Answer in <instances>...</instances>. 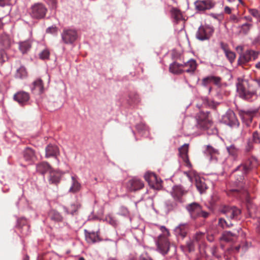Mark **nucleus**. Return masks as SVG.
<instances>
[{"label": "nucleus", "instance_id": "nucleus-57", "mask_svg": "<svg viewBox=\"0 0 260 260\" xmlns=\"http://www.w3.org/2000/svg\"><path fill=\"white\" fill-rule=\"evenodd\" d=\"M255 67L257 68V69H260V61L257 62L256 64H255Z\"/></svg>", "mask_w": 260, "mask_h": 260}, {"label": "nucleus", "instance_id": "nucleus-11", "mask_svg": "<svg viewBox=\"0 0 260 260\" xmlns=\"http://www.w3.org/2000/svg\"><path fill=\"white\" fill-rule=\"evenodd\" d=\"M227 218L237 219L241 213L240 210L235 207H225L222 211Z\"/></svg>", "mask_w": 260, "mask_h": 260}, {"label": "nucleus", "instance_id": "nucleus-41", "mask_svg": "<svg viewBox=\"0 0 260 260\" xmlns=\"http://www.w3.org/2000/svg\"><path fill=\"white\" fill-rule=\"evenodd\" d=\"M227 150L230 155L233 156L234 157H235L237 155L238 150L235 146L231 145L230 147H227Z\"/></svg>", "mask_w": 260, "mask_h": 260}, {"label": "nucleus", "instance_id": "nucleus-61", "mask_svg": "<svg viewBox=\"0 0 260 260\" xmlns=\"http://www.w3.org/2000/svg\"><path fill=\"white\" fill-rule=\"evenodd\" d=\"M79 260H85V259H84V258H83V257H80V258H79Z\"/></svg>", "mask_w": 260, "mask_h": 260}, {"label": "nucleus", "instance_id": "nucleus-37", "mask_svg": "<svg viewBox=\"0 0 260 260\" xmlns=\"http://www.w3.org/2000/svg\"><path fill=\"white\" fill-rule=\"evenodd\" d=\"M172 16L176 21H179L182 18L180 11L177 9H173L171 11Z\"/></svg>", "mask_w": 260, "mask_h": 260}, {"label": "nucleus", "instance_id": "nucleus-15", "mask_svg": "<svg viewBox=\"0 0 260 260\" xmlns=\"http://www.w3.org/2000/svg\"><path fill=\"white\" fill-rule=\"evenodd\" d=\"M188 150V145L187 144H184L179 149V153L181 157L182 158L184 165L188 168L191 167V165L189 162L187 153Z\"/></svg>", "mask_w": 260, "mask_h": 260}, {"label": "nucleus", "instance_id": "nucleus-22", "mask_svg": "<svg viewBox=\"0 0 260 260\" xmlns=\"http://www.w3.org/2000/svg\"><path fill=\"white\" fill-rule=\"evenodd\" d=\"M59 153L58 148L55 145H49L46 148V157H56Z\"/></svg>", "mask_w": 260, "mask_h": 260}, {"label": "nucleus", "instance_id": "nucleus-28", "mask_svg": "<svg viewBox=\"0 0 260 260\" xmlns=\"http://www.w3.org/2000/svg\"><path fill=\"white\" fill-rule=\"evenodd\" d=\"M183 67V64L174 62L170 65V71L173 74H180L184 71Z\"/></svg>", "mask_w": 260, "mask_h": 260}, {"label": "nucleus", "instance_id": "nucleus-26", "mask_svg": "<svg viewBox=\"0 0 260 260\" xmlns=\"http://www.w3.org/2000/svg\"><path fill=\"white\" fill-rule=\"evenodd\" d=\"M205 153L211 156L210 158L211 161L213 160L214 159L216 161L217 155L219 154L218 150L217 149L214 148L210 145L207 146Z\"/></svg>", "mask_w": 260, "mask_h": 260}, {"label": "nucleus", "instance_id": "nucleus-44", "mask_svg": "<svg viewBox=\"0 0 260 260\" xmlns=\"http://www.w3.org/2000/svg\"><path fill=\"white\" fill-rule=\"evenodd\" d=\"M249 12L251 15H252L253 17H255L257 19L258 18V17L260 15V12H259L256 9H249Z\"/></svg>", "mask_w": 260, "mask_h": 260}, {"label": "nucleus", "instance_id": "nucleus-30", "mask_svg": "<svg viewBox=\"0 0 260 260\" xmlns=\"http://www.w3.org/2000/svg\"><path fill=\"white\" fill-rule=\"evenodd\" d=\"M236 237V235L235 234L232 233L230 232L225 231L223 233L220 240L225 242H230L233 241Z\"/></svg>", "mask_w": 260, "mask_h": 260}, {"label": "nucleus", "instance_id": "nucleus-36", "mask_svg": "<svg viewBox=\"0 0 260 260\" xmlns=\"http://www.w3.org/2000/svg\"><path fill=\"white\" fill-rule=\"evenodd\" d=\"M246 202L247 210L250 215H252L255 210V206L252 204L249 197L246 194Z\"/></svg>", "mask_w": 260, "mask_h": 260}, {"label": "nucleus", "instance_id": "nucleus-19", "mask_svg": "<svg viewBox=\"0 0 260 260\" xmlns=\"http://www.w3.org/2000/svg\"><path fill=\"white\" fill-rule=\"evenodd\" d=\"M31 89L34 93H42L44 90L42 80L40 79L35 80L32 84Z\"/></svg>", "mask_w": 260, "mask_h": 260}, {"label": "nucleus", "instance_id": "nucleus-25", "mask_svg": "<svg viewBox=\"0 0 260 260\" xmlns=\"http://www.w3.org/2000/svg\"><path fill=\"white\" fill-rule=\"evenodd\" d=\"M183 65V68H185L184 70V71L187 73H193L197 67L196 62L193 59L189 60L187 62L184 63Z\"/></svg>", "mask_w": 260, "mask_h": 260}, {"label": "nucleus", "instance_id": "nucleus-33", "mask_svg": "<svg viewBox=\"0 0 260 260\" xmlns=\"http://www.w3.org/2000/svg\"><path fill=\"white\" fill-rule=\"evenodd\" d=\"M49 216L51 220L55 221H60L62 220V217L57 211L51 210L49 213Z\"/></svg>", "mask_w": 260, "mask_h": 260}, {"label": "nucleus", "instance_id": "nucleus-50", "mask_svg": "<svg viewBox=\"0 0 260 260\" xmlns=\"http://www.w3.org/2000/svg\"><path fill=\"white\" fill-rule=\"evenodd\" d=\"M139 260H152V259L147 254H143L140 256Z\"/></svg>", "mask_w": 260, "mask_h": 260}, {"label": "nucleus", "instance_id": "nucleus-2", "mask_svg": "<svg viewBox=\"0 0 260 260\" xmlns=\"http://www.w3.org/2000/svg\"><path fill=\"white\" fill-rule=\"evenodd\" d=\"M247 85V81L242 79L238 78L237 83V90L240 96L243 99L249 100L255 96L254 91L247 90L246 86Z\"/></svg>", "mask_w": 260, "mask_h": 260}, {"label": "nucleus", "instance_id": "nucleus-31", "mask_svg": "<svg viewBox=\"0 0 260 260\" xmlns=\"http://www.w3.org/2000/svg\"><path fill=\"white\" fill-rule=\"evenodd\" d=\"M24 158L27 161L34 160L35 155L34 150L29 148H27L24 151Z\"/></svg>", "mask_w": 260, "mask_h": 260}, {"label": "nucleus", "instance_id": "nucleus-18", "mask_svg": "<svg viewBox=\"0 0 260 260\" xmlns=\"http://www.w3.org/2000/svg\"><path fill=\"white\" fill-rule=\"evenodd\" d=\"M14 99L21 105L25 104L29 99L28 93L24 91L18 92L14 95Z\"/></svg>", "mask_w": 260, "mask_h": 260}, {"label": "nucleus", "instance_id": "nucleus-6", "mask_svg": "<svg viewBox=\"0 0 260 260\" xmlns=\"http://www.w3.org/2000/svg\"><path fill=\"white\" fill-rule=\"evenodd\" d=\"M46 12L47 9L43 4H36L31 7L30 13L33 18L41 19L44 17Z\"/></svg>", "mask_w": 260, "mask_h": 260}, {"label": "nucleus", "instance_id": "nucleus-46", "mask_svg": "<svg viewBox=\"0 0 260 260\" xmlns=\"http://www.w3.org/2000/svg\"><path fill=\"white\" fill-rule=\"evenodd\" d=\"M203 237V233L201 232L197 233L194 237V241L199 242L202 239Z\"/></svg>", "mask_w": 260, "mask_h": 260}, {"label": "nucleus", "instance_id": "nucleus-47", "mask_svg": "<svg viewBox=\"0 0 260 260\" xmlns=\"http://www.w3.org/2000/svg\"><path fill=\"white\" fill-rule=\"evenodd\" d=\"M5 37L6 40L3 42V44L5 48H8L11 45L10 40L7 36H5Z\"/></svg>", "mask_w": 260, "mask_h": 260}, {"label": "nucleus", "instance_id": "nucleus-13", "mask_svg": "<svg viewBox=\"0 0 260 260\" xmlns=\"http://www.w3.org/2000/svg\"><path fill=\"white\" fill-rule=\"evenodd\" d=\"M188 230V226L186 223H182L178 225L174 229L175 235L178 238L183 239L186 237Z\"/></svg>", "mask_w": 260, "mask_h": 260}, {"label": "nucleus", "instance_id": "nucleus-38", "mask_svg": "<svg viewBox=\"0 0 260 260\" xmlns=\"http://www.w3.org/2000/svg\"><path fill=\"white\" fill-rule=\"evenodd\" d=\"M206 119H207L206 114H205L204 113H200L199 114V115L198 116V121L199 124H200L201 126H203L204 128H206V126L203 125L202 124V122H206Z\"/></svg>", "mask_w": 260, "mask_h": 260}, {"label": "nucleus", "instance_id": "nucleus-10", "mask_svg": "<svg viewBox=\"0 0 260 260\" xmlns=\"http://www.w3.org/2000/svg\"><path fill=\"white\" fill-rule=\"evenodd\" d=\"M224 122L231 126H237L239 125V122L235 114L232 111H229L226 112L224 117Z\"/></svg>", "mask_w": 260, "mask_h": 260}, {"label": "nucleus", "instance_id": "nucleus-42", "mask_svg": "<svg viewBox=\"0 0 260 260\" xmlns=\"http://www.w3.org/2000/svg\"><path fill=\"white\" fill-rule=\"evenodd\" d=\"M49 51L47 49L43 50L39 54L40 58L42 59H47L49 56Z\"/></svg>", "mask_w": 260, "mask_h": 260}, {"label": "nucleus", "instance_id": "nucleus-21", "mask_svg": "<svg viewBox=\"0 0 260 260\" xmlns=\"http://www.w3.org/2000/svg\"><path fill=\"white\" fill-rule=\"evenodd\" d=\"M184 191L180 186H175L172 189L171 194L174 200L178 201H180V198L183 194Z\"/></svg>", "mask_w": 260, "mask_h": 260}, {"label": "nucleus", "instance_id": "nucleus-48", "mask_svg": "<svg viewBox=\"0 0 260 260\" xmlns=\"http://www.w3.org/2000/svg\"><path fill=\"white\" fill-rule=\"evenodd\" d=\"M47 2L52 8H56L57 0H47Z\"/></svg>", "mask_w": 260, "mask_h": 260}, {"label": "nucleus", "instance_id": "nucleus-24", "mask_svg": "<svg viewBox=\"0 0 260 260\" xmlns=\"http://www.w3.org/2000/svg\"><path fill=\"white\" fill-rule=\"evenodd\" d=\"M221 81L220 77L215 76H209L204 78L202 80V85L204 86H207L211 83H214L216 85H218Z\"/></svg>", "mask_w": 260, "mask_h": 260}, {"label": "nucleus", "instance_id": "nucleus-9", "mask_svg": "<svg viewBox=\"0 0 260 260\" xmlns=\"http://www.w3.org/2000/svg\"><path fill=\"white\" fill-rule=\"evenodd\" d=\"M62 39L67 44L72 43L77 38L76 31L72 29H65L62 34Z\"/></svg>", "mask_w": 260, "mask_h": 260}, {"label": "nucleus", "instance_id": "nucleus-63", "mask_svg": "<svg viewBox=\"0 0 260 260\" xmlns=\"http://www.w3.org/2000/svg\"><path fill=\"white\" fill-rule=\"evenodd\" d=\"M258 84L259 86L260 87V79L259 80H258Z\"/></svg>", "mask_w": 260, "mask_h": 260}, {"label": "nucleus", "instance_id": "nucleus-7", "mask_svg": "<svg viewBox=\"0 0 260 260\" xmlns=\"http://www.w3.org/2000/svg\"><path fill=\"white\" fill-rule=\"evenodd\" d=\"M251 169L250 162L249 161L245 164L239 166L236 170V172L237 175L240 176L239 179H238V183L237 185L241 186L242 184V180L243 179V176L244 174L247 173Z\"/></svg>", "mask_w": 260, "mask_h": 260}, {"label": "nucleus", "instance_id": "nucleus-23", "mask_svg": "<svg viewBox=\"0 0 260 260\" xmlns=\"http://www.w3.org/2000/svg\"><path fill=\"white\" fill-rule=\"evenodd\" d=\"M71 179L72 185L70 188L69 191L73 193L78 192L81 188V184L78 181L77 177L76 175H73Z\"/></svg>", "mask_w": 260, "mask_h": 260}, {"label": "nucleus", "instance_id": "nucleus-3", "mask_svg": "<svg viewBox=\"0 0 260 260\" xmlns=\"http://www.w3.org/2000/svg\"><path fill=\"white\" fill-rule=\"evenodd\" d=\"M184 174L186 175L191 182H193L194 181L196 182V187L201 193L207 188L204 179L200 178L195 171L191 170L188 172H184Z\"/></svg>", "mask_w": 260, "mask_h": 260}, {"label": "nucleus", "instance_id": "nucleus-14", "mask_svg": "<svg viewBox=\"0 0 260 260\" xmlns=\"http://www.w3.org/2000/svg\"><path fill=\"white\" fill-rule=\"evenodd\" d=\"M186 209L189 212L191 217L193 218L200 216L201 213V206L196 203H193L188 205L186 207Z\"/></svg>", "mask_w": 260, "mask_h": 260}, {"label": "nucleus", "instance_id": "nucleus-20", "mask_svg": "<svg viewBox=\"0 0 260 260\" xmlns=\"http://www.w3.org/2000/svg\"><path fill=\"white\" fill-rule=\"evenodd\" d=\"M239 115L243 121L248 125L252 121L254 113L251 111H240Z\"/></svg>", "mask_w": 260, "mask_h": 260}, {"label": "nucleus", "instance_id": "nucleus-53", "mask_svg": "<svg viewBox=\"0 0 260 260\" xmlns=\"http://www.w3.org/2000/svg\"><path fill=\"white\" fill-rule=\"evenodd\" d=\"M187 247L189 251L193 250L194 247L192 242L187 244Z\"/></svg>", "mask_w": 260, "mask_h": 260}, {"label": "nucleus", "instance_id": "nucleus-29", "mask_svg": "<svg viewBox=\"0 0 260 260\" xmlns=\"http://www.w3.org/2000/svg\"><path fill=\"white\" fill-rule=\"evenodd\" d=\"M37 171L42 174L46 172H49L52 169L50 165L47 162H42L37 166Z\"/></svg>", "mask_w": 260, "mask_h": 260}, {"label": "nucleus", "instance_id": "nucleus-49", "mask_svg": "<svg viewBox=\"0 0 260 260\" xmlns=\"http://www.w3.org/2000/svg\"><path fill=\"white\" fill-rule=\"evenodd\" d=\"M57 28L56 27L51 26L48 28L46 30L47 32L48 33H51V34H54L56 32Z\"/></svg>", "mask_w": 260, "mask_h": 260}, {"label": "nucleus", "instance_id": "nucleus-40", "mask_svg": "<svg viewBox=\"0 0 260 260\" xmlns=\"http://www.w3.org/2000/svg\"><path fill=\"white\" fill-rule=\"evenodd\" d=\"M218 225L222 228H230L233 224L230 222L228 223L224 219L220 218L218 220Z\"/></svg>", "mask_w": 260, "mask_h": 260}, {"label": "nucleus", "instance_id": "nucleus-58", "mask_svg": "<svg viewBox=\"0 0 260 260\" xmlns=\"http://www.w3.org/2000/svg\"><path fill=\"white\" fill-rule=\"evenodd\" d=\"M127 260H136L134 257L131 256L129 257V258Z\"/></svg>", "mask_w": 260, "mask_h": 260}, {"label": "nucleus", "instance_id": "nucleus-43", "mask_svg": "<svg viewBox=\"0 0 260 260\" xmlns=\"http://www.w3.org/2000/svg\"><path fill=\"white\" fill-rule=\"evenodd\" d=\"M78 208L79 206L78 204H72L71 205L70 207L68 209L67 212L69 213L73 214L78 210Z\"/></svg>", "mask_w": 260, "mask_h": 260}, {"label": "nucleus", "instance_id": "nucleus-39", "mask_svg": "<svg viewBox=\"0 0 260 260\" xmlns=\"http://www.w3.org/2000/svg\"><path fill=\"white\" fill-rule=\"evenodd\" d=\"M105 220L113 226L117 224V220L111 214L107 215L105 217Z\"/></svg>", "mask_w": 260, "mask_h": 260}, {"label": "nucleus", "instance_id": "nucleus-5", "mask_svg": "<svg viewBox=\"0 0 260 260\" xmlns=\"http://www.w3.org/2000/svg\"><path fill=\"white\" fill-rule=\"evenodd\" d=\"M144 178L151 187L156 189H159L161 187V181L153 173L146 172L144 175Z\"/></svg>", "mask_w": 260, "mask_h": 260}, {"label": "nucleus", "instance_id": "nucleus-62", "mask_svg": "<svg viewBox=\"0 0 260 260\" xmlns=\"http://www.w3.org/2000/svg\"><path fill=\"white\" fill-rule=\"evenodd\" d=\"M232 190H233V191H239V189H233Z\"/></svg>", "mask_w": 260, "mask_h": 260}, {"label": "nucleus", "instance_id": "nucleus-8", "mask_svg": "<svg viewBox=\"0 0 260 260\" xmlns=\"http://www.w3.org/2000/svg\"><path fill=\"white\" fill-rule=\"evenodd\" d=\"M257 56L258 54L256 52L252 50H247L240 54L238 59V63L240 64H244L251 59H255Z\"/></svg>", "mask_w": 260, "mask_h": 260}, {"label": "nucleus", "instance_id": "nucleus-60", "mask_svg": "<svg viewBox=\"0 0 260 260\" xmlns=\"http://www.w3.org/2000/svg\"><path fill=\"white\" fill-rule=\"evenodd\" d=\"M240 247H241L240 246L237 247L236 248V250H239V249L240 248Z\"/></svg>", "mask_w": 260, "mask_h": 260}, {"label": "nucleus", "instance_id": "nucleus-54", "mask_svg": "<svg viewBox=\"0 0 260 260\" xmlns=\"http://www.w3.org/2000/svg\"><path fill=\"white\" fill-rule=\"evenodd\" d=\"M224 12L227 14H231V8L228 6H225L224 7Z\"/></svg>", "mask_w": 260, "mask_h": 260}, {"label": "nucleus", "instance_id": "nucleus-17", "mask_svg": "<svg viewBox=\"0 0 260 260\" xmlns=\"http://www.w3.org/2000/svg\"><path fill=\"white\" fill-rule=\"evenodd\" d=\"M127 187L132 191H136L144 187L143 182L138 178H133L129 180Z\"/></svg>", "mask_w": 260, "mask_h": 260}, {"label": "nucleus", "instance_id": "nucleus-35", "mask_svg": "<svg viewBox=\"0 0 260 260\" xmlns=\"http://www.w3.org/2000/svg\"><path fill=\"white\" fill-rule=\"evenodd\" d=\"M27 75L26 69L24 67H20L17 70L16 77L19 78H24Z\"/></svg>", "mask_w": 260, "mask_h": 260}, {"label": "nucleus", "instance_id": "nucleus-32", "mask_svg": "<svg viewBox=\"0 0 260 260\" xmlns=\"http://www.w3.org/2000/svg\"><path fill=\"white\" fill-rule=\"evenodd\" d=\"M31 47V44L29 41H25L19 43V48L22 53L27 52Z\"/></svg>", "mask_w": 260, "mask_h": 260}, {"label": "nucleus", "instance_id": "nucleus-1", "mask_svg": "<svg viewBox=\"0 0 260 260\" xmlns=\"http://www.w3.org/2000/svg\"><path fill=\"white\" fill-rule=\"evenodd\" d=\"M162 234L160 235L156 242L157 250L162 254L168 253L170 249V242L168 237L170 236L169 230L164 226L160 227Z\"/></svg>", "mask_w": 260, "mask_h": 260}, {"label": "nucleus", "instance_id": "nucleus-12", "mask_svg": "<svg viewBox=\"0 0 260 260\" xmlns=\"http://www.w3.org/2000/svg\"><path fill=\"white\" fill-rule=\"evenodd\" d=\"M48 180L50 183L57 184L60 181L63 173L59 171H55L51 169L49 172Z\"/></svg>", "mask_w": 260, "mask_h": 260}, {"label": "nucleus", "instance_id": "nucleus-51", "mask_svg": "<svg viewBox=\"0 0 260 260\" xmlns=\"http://www.w3.org/2000/svg\"><path fill=\"white\" fill-rule=\"evenodd\" d=\"M10 0H0V6L4 7L10 4Z\"/></svg>", "mask_w": 260, "mask_h": 260}, {"label": "nucleus", "instance_id": "nucleus-52", "mask_svg": "<svg viewBox=\"0 0 260 260\" xmlns=\"http://www.w3.org/2000/svg\"><path fill=\"white\" fill-rule=\"evenodd\" d=\"M250 27H251V25L250 24L245 23L242 25V30H245V32H246L247 30H248L250 29Z\"/></svg>", "mask_w": 260, "mask_h": 260}, {"label": "nucleus", "instance_id": "nucleus-56", "mask_svg": "<svg viewBox=\"0 0 260 260\" xmlns=\"http://www.w3.org/2000/svg\"><path fill=\"white\" fill-rule=\"evenodd\" d=\"M201 214H202V215H203L204 217H207V216H208V214L207 213H206V212H202V211H201V213L200 215H201Z\"/></svg>", "mask_w": 260, "mask_h": 260}, {"label": "nucleus", "instance_id": "nucleus-34", "mask_svg": "<svg viewBox=\"0 0 260 260\" xmlns=\"http://www.w3.org/2000/svg\"><path fill=\"white\" fill-rule=\"evenodd\" d=\"M86 239L88 243H94L98 241L99 236L96 233H90L86 235Z\"/></svg>", "mask_w": 260, "mask_h": 260}, {"label": "nucleus", "instance_id": "nucleus-45", "mask_svg": "<svg viewBox=\"0 0 260 260\" xmlns=\"http://www.w3.org/2000/svg\"><path fill=\"white\" fill-rule=\"evenodd\" d=\"M253 139L255 143H260V134L254 132L253 134Z\"/></svg>", "mask_w": 260, "mask_h": 260}, {"label": "nucleus", "instance_id": "nucleus-4", "mask_svg": "<svg viewBox=\"0 0 260 260\" xmlns=\"http://www.w3.org/2000/svg\"><path fill=\"white\" fill-rule=\"evenodd\" d=\"M214 31L213 28L209 25L201 26L196 33L197 38L201 41L209 39Z\"/></svg>", "mask_w": 260, "mask_h": 260}, {"label": "nucleus", "instance_id": "nucleus-27", "mask_svg": "<svg viewBox=\"0 0 260 260\" xmlns=\"http://www.w3.org/2000/svg\"><path fill=\"white\" fill-rule=\"evenodd\" d=\"M221 47L223 50L224 53L229 61L231 62H233L236 57L235 53L228 49L226 45L223 43H221Z\"/></svg>", "mask_w": 260, "mask_h": 260}, {"label": "nucleus", "instance_id": "nucleus-59", "mask_svg": "<svg viewBox=\"0 0 260 260\" xmlns=\"http://www.w3.org/2000/svg\"><path fill=\"white\" fill-rule=\"evenodd\" d=\"M227 1H228V2H230V3L233 2L235 1V0H227ZM239 1L240 3H241V2H242L241 0H239Z\"/></svg>", "mask_w": 260, "mask_h": 260}, {"label": "nucleus", "instance_id": "nucleus-16", "mask_svg": "<svg viewBox=\"0 0 260 260\" xmlns=\"http://www.w3.org/2000/svg\"><path fill=\"white\" fill-rule=\"evenodd\" d=\"M197 9L199 11H204L213 8L214 4L210 0L198 1L195 3Z\"/></svg>", "mask_w": 260, "mask_h": 260}, {"label": "nucleus", "instance_id": "nucleus-55", "mask_svg": "<svg viewBox=\"0 0 260 260\" xmlns=\"http://www.w3.org/2000/svg\"><path fill=\"white\" fill-rule=\"evenodd\" d=\"M207 239H208V240L209 241H210V242H212V241H213V237H212V236H208L207 237Z\"/></svg>", "mask_w": 260, "mask_h": 260}]
</instances>
